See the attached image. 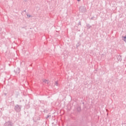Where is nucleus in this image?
<instances>
[{"label":"nucleus","instance_id":"obj_1","mask_svg":"<svg viewBox=\"0 0 126 126\" xmlns=\"http://www.w3.org/2000/svg\"><path fill=\"white\" fill-rule=\"evenodd\" d=\"M21 108H22V106L16 104L14 107V110L16 112L18 113L21 111Z\"/></svg>","mask_w":126,"mask_h":126},{"label":"nucleus","instance_id":"obj_2","mask_svg":"<svg viewBox=\"0 0 126 126\" xmlns=\"http://www.w3.org/2000/svg\"><path fill=\"white\" fill-rule=\"evenodd\" d=\"M4 126H13V123L10 121H8L5 123Z\"/></svg>","mask_w":126,"mask_h":126},{"label":"nucleus","instance_id":"obj_3","mask_svg":"<svg viewBox=\"0 0 126 126\" xmlns=\"http://www.w3.org/2000/svg\"><path fill=\"white\" fill-rule=\"evenodd\" d=\"M14 72L16 74H19V72H20V69L19 68H17L14 69Z\"/></svg>","mask_w":126,"mask_h":126},{"label":"nucleus","instance_id":"obj_4","mask_svg":"<svg viewBox=\"0 0 126 126\" xmlns=\"http://www.w3.org/2000/svg\"><path fill=\"white\" fill-rule=\"evenodd\" d=\"M80 10L83 13H84V12H86V8L85 7H81Z\"/></svg>","mask_w":126,"mask_h":126},{"label":"nucleus","instance_id":"obj_5","mask_svg":"<svg viewBox=\"0 0 126 126\" xmlns=\"http://www.w3.org/2000/svg\"><path fill=\"white\" fill-rule=\"evenodd\" d=\"M117 60L119 62H122V56L121 55H119L117 57Z\"/></svg>","mask_w":126,"mask_h":126},{"label":"nucleus","instance_id":"obj_6","mask_svg":"<svg viewBox=\"0 0 126 126\" xmlns=\"http://www.w3.org/2000/svg\"><path fill=\"white\" fill-rule=\"evenodd\" d=\"M97 18H98L97 17H95L93 16L91 18V20H97Z\"/></svg>","mask_w":126,"mask_h":126},{"label":"nucleus","instance_id":"obj_7","mask_svg":"<svg viewBox=\"0 0 126 126\" xmlns=\"http://www.w3.org/2000/svg\"><path fill=\"white\" fill-rule=\"evenodd\" d=\"M86 26H87V29H90V28H91L92 27V26H90L89 24H87Z\"/></svg>","mask_w":126,"mask_h":126},{"label":"nucleus","instance_id":"obj_8","mask_svg":"<svg viewBox=\"0 0 126 126\" xmlns=\"http://www.w3.org/2000/svg\"><path fill=\"white\" fill-rule=\"evenodd\" d=\"M122 40L124 41V42H126V35L125 36H122Z\"/></svg>","mask_w":126,"mask_h":126},{"label":"nucleus","instance_id":"obj_9","mask_svg":"<svg viewBox=\"0 0 126 126\" xmlns=\"http://www.w3.org/2000/svg\"><path fill=\"white\" fill-rule=\"evenodd\" d=\"M43 82H44V83H49L48 80H44Z\"/></svg>","mask_w":126,"mask_h":126},{"label":"nucleus","instance_id":"obj_10","mask_svg":"<svg viewBox=\"0 0 126 126\" xmlns=\"http://www.w3.org/2000/svg\"><path fill=\"white\" fill-rule=\"evenodd\" d=\"M55 85H56V86H59V84L58 83V81L55 82Z\"/></svg>","mask_w":126,"mask_h":126},{"label":"nucleus","instance_id":"obj_11","mask_svg":"<svg viewBox=\"0 0 126 126\" xmlns=\"http://www.w3.org/2000/svg\"><path fill=\"white\" fill-rule=\"evenodd\" d=\"M80 110H81L80 107H78L77 108V111H78V112H80Z\"/></svg>","mask_w":126,"mask_h":126},{"label":"nucleus","instance_id":"obj_12","mask_svg":"<svg viewBox=\"0 0 126 126\" xmlns=\"http://www.w3.org/2000/svg\"><path fill=\"white\" fill-rule=\"evenodd\" d=\"M27 16H28V17H31V15L28 14H27Z\"/></svg>","mask_w":126,"mask_h":126},{"label":"nucleus","instance_id":"obj_13","mask_svg":"<svg viewBox=\"0 0 126 126\" xmlns=\"http://www.w3.org/2000/svg\"><path fill=\"white\" fill-rule=\"evenodd\" d=\"M24 12H25V13H26V10H25L23 11V12L22 13H22H24Z\"/></svg>","mask_w":126,"mask_h":126},{"label":"nucleus","instance_id":"obj_14","mask_svg":"<svg viewBox=\"0 0 126 126\" xmlns=\"http://www.w3.org/2000/svg\"><path fill=\"white\" fill-rule=\"evenodd\" d=\"M79 25H81V22H79Z\"/></svg>","mask_w":126,"mask_h":126},{"label":"nucleus","instance_id":"obj_15","mask_svg":"<svg viewBox=\"0 0 126 126\" xmlns=\"http://www.w3.org/2000/svg\"><path fill=\"white\" fill-rule=\"evenodd\" d=\"M81 0H77L78 1H80Z\"/></svg>","mask_w":126,"mask_h":126},{"label":"nucleus","instance_id":"obj_16","mask_svg":"<svg viewBox=\"0 0 126 126\" xmlns=\"http://www.w3.org/2000/svg\"><path fill=\"white\" fill-rule=\"evenodd\" d=\"M47 118H49V116H47Z\"/></svg>","mask_w":126,"mask_h":126}]
</instances>
